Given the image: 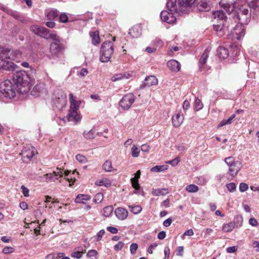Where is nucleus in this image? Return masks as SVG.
Here are the masks:
<instances>
[{"mask_svg": "<svg viewBox=\"0 0 259 259\" xmlns=\"http://www.w3.org/2000/svg\"><path fill=\"white\" fill-rule=\"evenodd\" d=\"M30 29L32 32L37 35L46 39H52L54 41L53 42L58 43L62 40V39L59 36L54 33H50L49 30L45 27L34 25H32Z\"/></svg>", "mask_w": 259, "mask_h": 259, "instance_id": "1", "label": "nucleus"}, {"mask_svg": "<svg viewBox=\"0 0 259 259\" xmlns=\"http://www.w3.org/2000/svg\"><path fill=\"white\" fill-rule=\"evenodd\" d=\"M232 15L235 19H237L242 25H247L250 20L251 14L248 8L241 6L232 12Z\"/></svg>", "mask_w": 259, "mask_h": 259, "instance_id": "2", "label": "nucleus"}, {"mask_svg": "<svg viewBox=\"0 0 259 259\" xmlns=\"http://www.w3.org/2000/svg\"><path fill=\"white\" fill-rule=\"evenodd\" d=\"M114 52L113 44L110 41H105L101 45L100 60L102 62H108Z\"/></svg>", "mask_w": 259, "mask_h": 259, "instance_id": "3", "label": "nucleus"}, {"mask_svg": "<svg viewBox=\"0 0 259 259\" xmlns=\"http://www.w3.org/2000/svg\"><path fill=\"white\" fill-rule=\"evenodd\" d=\"M0 92L7 98H14L16 92L15 83L14 82H2L0 84Z\"/></svg>", "mask_w": 259, "mask_h": 259, "instance_id": "4", "label": "nucleus"}, {"mask_svg": "<svg viewBox=\"0 0 259 259\" xmlns=\"http://www.w3.org/2000/svg\"><path fill=\"white\" fill-rule=\"evenodd\" d=\"M53 100L56 107L62 108L66 105L67 96L63 91H57L55 93Z\"/></svg>", "mask_w": 259, "mask_h": 259, "instance_id": "5", "label": "nucleus"}, {"mask_svg": "<svg viewBox=\"0 0 259 259\" xmlns=\"http://www.w3.org/2000/svg\"><path fill=\"white\" fill-rule=\"evenodd\" d=\"M135 96L132 93L125 95L119 102L120 106L124 110H128L135 101Z\"/></svg>", "mask_w": 259, "mask_h": 259, "instance_id": "6", "label": "nucleus"}, {"mask_svg": "<svg viewBox=\"0 0 259 259\" xmlns=\"http://www.w3.org/2000/svg\"><path fill=\"white\" fill-rule=\"evenodd\" d=\"M36 154H37L36 150L34 147L31 146L25 147L21 153L22 158L25 162L30 161Z\"/></svg>", "mask_w": 259, "mask_h": 259, "instance_id": "7", "label": "nucleus"}, {"mask_svg": "<svg viewBox=\"0 0 259 259\" xmlns=\"http://www.w3.org/2000/svg\"><path fill=\"white\" fill-rule=\"evenodd\" d=\"M245 33V30L242 24L236 25L231 31V35L233 39L240 40Z\"/></svg>", "mask_w": 259, "mask_h": 259, "instance_id": "8", "label": "nucleus"}, {"mask_svg": "<svg viewBox=\"0 0 259 259\" xmlns=\"http://www.w3.org/2000/svg\"><path fill=\"white\" fill-rule=\"evenodd\" d=\"M64 50V45L61 42H52L50 47V51L52 56H58L63 53Z\"/></svg>", "mask_w": 259, "mask_h": 259, "instance_id": "9", "label": "nucleus"}, {"mask_svg": "<svg viewBox=\"0 0 259 259\" xmlns=\"http://www.w3.org/2000/svg\"><path fill=\"white\" fill-rule=\"evenodd\" d=\"M175 13L168 11H162L160 13V18L162 21L167 23H172L176 21Z\"/></svg>", "mask_w": 259, "mask_h": 259, "instance_id": "10", "label": "nucleus"}, {"mask_svg": "<svg viewBox=\"0 0 259 259\" xmlns=\"http://www.w3.org/2000/svg\"><path fill=\"white\" fill-rule=\"evenodd\" d=\"M15 83L16 91L20 94H25L30 91L31 82H14Z\"/></svg>", "mask_w": 259, "mask_h": 259, "instance_id": "11", "label": "nucleus"}, {"mask_svg": "<svg viewBox=\"0 0 259 259\" xmlns=\"http://www.w3.org/2000/svg\"><path fill=\"white\" fill-rule=\"evenodd\" d=\"M213 29L219 36H222L226 31H229V26L227 23L218 22L217 24H213Z\"/></svg>", "mask_w": 259, "mask_h": 259, "instance_id": "12", "label": "nucleus"}, {"mask_svg": "<svg viewBox=\"0 0 259 259\" xmlns=\"http://www.w3.org/2000/svg\"><path fill=\"white\" fill-rule=\"evenodd\" d=\"M17 65L12 61L0 58V69L14 71Z\"/></svg>", "mask_w": 259, "mask_h": 259, "instance_id": "13", "label": "nucleus"}, {"mask_svg": "<svg viewBox=\"0 0 259 259\" xmlns=\"http://www.w3.org/2000/svg\"><path fill=\"white\" fill-rule=\"evenodd\" d=\"M241 167L242 164L240 162H238V164H235L231 167H229L228 179L229 180H233L237 175Z\"/></svg>", "mask_w": 259, "mask_h": 259, "instance_id": "14", "label": "nucleus"}, {"mask_svg": "<svg viewBox=\"0 0 259 259\" xmlns=\"http://www.w3.org/2000/svg\"><path fill=\"white\" fill-rule=\"evenodd\" d=\"M47 182L53 181L58 180L59 178L62 177V170L61 168H57L56 171L52 173L46 174L45 175Z\"/></svg>", "mask_w": 259, "mask_h": 259, "instance_id": "15", "label": "nucleus"}, {"mask_svg": "<svg viewBox=\"0 0 259 259\" xmlns=\"http://www.w3.org/2000/svg\"><path fill=\"white\" fill-rule=\"evenodd\" d=\"M193 10L194 11L199 12H208L210 10V6L206 2L201 1L195 6V3L193 7Z\"/></svg>", "mask_w": 259, "mask_h": 259, "instance_id": "16", "label": "nucleus"}, {"mask_svg": "<svg viewBox=\"0 0 259 259\" xmlns=\"http://www.w3.org/2000/svg\"><path fill=\"white\" fill-rule=\"evenodd\" d=\"M28 79H30V77L25 71H16L13 75V81H27Z\"/></svg>", "mask_w": 259, "mask_h": 259, "instance_id": "17", "label": "nucleus"}, {"mask_svg": "<svg viewBox=\"0 0 259 259\" xmlns=\"http://www.w3.org/2000/svg\"><path fill=\"white\" fill-rule=\"evenodd\" d=\"M184 117L183 114L180 112L176 113L171 117L172 125L175 127H179L183 122Z\"/></svg>", "mask_w": 259, "mask_h": 259, "instance_id": "18", "label": "nucleus"}, {"mask_svg": "<svg viewBox=\"0 0 259 259\" xmlns=\"http://www.w3.org/2000/svg\"><path fill=\"white\" fill-rule=\"evenodd\" d=\"M68 121H74L76 124L78 121L80 120L81 116L77 112L76 110H69L67 116Z\"/></svg>", "mask_w": 259, "mask_h": 259, "instance_id": "19", "label": "nucleus"}, {"mask_svg": "<svg viewBox=\"0 0 259 259\" xmlns=\"http://www.w3.org/2000/svg\"><path fill=\"white\" fill-rule=\"evenodd\" d=\"M114 213L116 217L120 220H125L128 216L127 210L122 207H118L115 209Z\"/></svg>", "mask_w": 259, "mask_h": 259, "instance_id": "20", "label": "nucleus"}, {"mask_svg": "<svg viewBox=\"0 0 259 259\" xmlns=\"http://www.w3.org/2000/svg\"><path fill=\"white\" fill-rule=\"evenodd\" d=\"M167 11L178 13L179 11H181V8H178L177 5V0H169L166 3Z\"/></svg>", "mask_w": 259, "mask_h": 259, "instance_id": "21", "label": "nucleus"}, {"mask_svg": "<svg viewBox=\"0 0 259 259\" xmlns=\"http://www.w3.org/2000/svg\"><path fill=\"white\" fill-rule=\"evenodd\" d=\"M128 34L133 38H138L140 37L142 34V27L139 25L134 26L130 29Z\"/></svg>", "mask_w": 259, "mask_h": 259, "instance_id": "22", "label": "nucleus"}, {"mask_svg": "<svg viewBox=\"0 0 259 259\" xmlns=\"http://www.w3.org/2000/svg\"><path fill=\"white\" fill-rule=\"evenodd\" d=\"M212 14L214 18L220 22L227 23V17L223 10L214 11Z\"/></svg>", "mask_w": 259, "mask_h": 259, "instance_id": "23", "label": "nucleus"}, {"mask_svg": "<svg viewBox=\"0 0 259 259\" xmlns=\"http://www.w3.org/2000/svg\"><path fill=\"white\" fill-rule=\"evenodd\" d=\"M168 68L174 72H178L180 70L181 64L176 60H170L167 63Z\"/></svg>", "mask_w": 259, "mask_h": 259, "instance_id": "24", "label": "nucleus"}, {"mask_svg": "<svg viewBox=\"0 0 259 259\" xmlns=\"http://www.w3.org/2000/svg\"><path fill=\"white\" fill-rule=\"evenodd\" d=\"M196 0H178V7L183 8H193Z\"/></svg>", "mask_w": 259, "mask_h": 259, "instance_id": "25", "label": "nucleus"}, {"mask_svg": "<svg viewBox=\"0 0 259 259\" xmlns=\"http://www.w3.org/2000/svg\"><path fill=\"white\" fill-rule=\"evenodd\" d=\"M13 50L9 48H4L0 52V58L12 59L13 56H12Z\"/></svg>", "mask_w": 259, "mask_h": 259, "instance_id": "26", "label": "nucleus"}, {"mask_svg": "<svg viewBox=\"0 0 259 259\" xmlns=\"http://www.w3.org/2000/svg\"><path fill=\"white\" fill-rule=\"evenodd\" d=\"M132 75L129 72L116 74L111 77V81H117L121 79H129Z\"/></svg>", "mask_w": 259, "mask_h": 259, "instance_id": "27", "label": "nucleus"}, {"mask_svg": "<svg viewBox=\"0 0 259 259\" xmlns=\"http://www.w3.org/2000/svg\"><path fill=\"white\" fill-rule=\"evenodd\" d=\"M208 53L209 51L208 49H205L199 59V64L200 71L202 70V66H203L206 62V60L208 57Z\"/></svg>", "mask_w": 259, "mask_h": 259, "instance_id": "28", "label": "nucleus"}, {"mask_svg": "<svg viewBox=\"0 0 259 259\" xmlns=\"http://www.w3.org/2000/svg\"><path fill=\"white\" fill-rule=\"evenodd\" d=\"M90 35L92 38V42L94 45H97L100 42V38L98 31L90 32Z\"/></svg>", "mask_w": 259, "mask_h": 259, "instance_id": "29", "label": "nucleus"}, {"mask_svg": "<svg viewBox=\"0 0 259 259\" xmlns=\"http://www.w3.org/2000/svg\"><path fill=\"white\" fill-rule=\"evenodd\" d=\"M69 101L70 103V110H77L79 104L74 99L72 94H69Z\"/></svg>", "mask_w": 259, "mask_h": 259, "instance_id": "30", "label": "nucleus"}, {"mask_svg": "<svg viewBox=\"0 0 259 259\" xmlns=\"http://www.w3.org/2000/svg\"><path fill=\"white\" fill-rule=\"evenodd\" d=\"M91 196L89 195H85V194H78L76 198L75 199V203H83V200L88 201L90 200Z\"/></svg>", "mask_w": 259, "mask_h": 259, "instance_id": "31", "label": "nucleus"}, {"mask_svg": "<svg viewBox=\"0 0 259 259\" xmlns=\"http://www.w3.org/2000/svg\"><path fill=\"white\" fill-rule=\"evenodd\" d=\"M235 222H230L227 224H224L222 227V230L225 232H230L233 231L235 228Z\"/></svg>", "mask_w": 259, "mask_h": 259, "instance_id": "32", "label": "nucleus"}, {"mask_svg": "<svg viewBox=\"0 0 259 259\" xmlns=\"http://www.w3.org/2000/svg\"><path fill=\"white\" fill-rule=\"evenodd\" d=\"M44 83H39L36 84L31 91V94L33 96H38L37 93H39L42 90Z\"/></svg>", "mask_w": 259, "mask_h": 259, "instance_id": "33", "label": "nucleus"}, {"mask_svg": "<svg viewBox=\"0 0 259 259\" xmlns=\"http://www.w3.org/2000/svg\"><path fill=\"white\" fill-rule=\"evenodd\" d=\"M95 184L96 185L99 186H104L106 188H108L111 185V183L110 181L107 179L98 180L96 182Z\"/></svg>", "mask_w": 259, "mask_h": 259, "instance_id": "34", "label": "nucleus"}, {"mask_svg": "<svg viewBox=\"0 0 259 259\" xmlns=\"http://www.w3.org/2000/svg\"><path fill=\"white\" fill-rule=\"evenodd\" d=\"M168 193V190L164 188L154 189L152 192V194L154 196L163 195L167 194Z\"/></svg>", "mask_w": 259, "mask_h": 259, "instance_id": "35", "label": "nucleus"}, {"mask_svg": "<svg viewBox=\"0 0 259 259\" xmlns=\"http://www.w3.org/2000/svg\"><path fill=\"white\" fill-rule=\"evenodd\" d=\"M47 18L50 20H55L58 17V11L57 10H52L48 14Z\"/></svg>", "mask_w": 259, "mask_h": 259, "instance_id": "36", "label": "nucleus"}, {"mask_svg": "<svg viewBox=\"0 0 259 259\" xmlns=\"http://www.w3.org/2000/svg\"><path fill=\"white\" fill-rule=\"evenodd\" d=\"M113 210V207L112 206H107L105 207L103 209V215L106 217H110Z\"/></svg>", "mask_w": 259, "mask_h": 259, "instance_id": "37", "label": "nucleus"}, {"mask_svg": "<svg viewBox=\"0 0 259 259\" xmlns=\"http://www.w3.org/2000/svg\"><path fill=\"white\" fill-rule=\"evenodd\" d=\"M103 168L107 172L113 171V167L112 165V162L109 160H106L103 165Z\"/></svg>", "mask_w": 259, "mask_h": 259, "instance_id": "38", "label": "nucleus"}, {"mask_svg": "<svg viewBox=\"0 0 259 259\" xmlns=\"http://www.w3.org/2000/svg\"><path fill=\"white\" fill-rule=\"evenodd\" d=\"M224 161L229 167H231L235 164H238V163L240 162L239 161H235L233 156H230L226 158Z\"/></svg>", "mask_w": 259, "mask_h": 259, "instance_id": "39", "label": "nucleus"}, {"mask_svg": "<svg viewBox=\"0 0 259 259\" xmlns=\"http://www.w3.org/2000/svg\"><path fill=\"white\" fill-rule=\"evenodd\" d=\"M186 190L189 193H196L199 190L197 186L194 184H190L186 186Z\"/></svg>", "mask_w": 259, "mask_h": 259, "instance_id": "40", "label": "nucleus"}, {"mask_svg": "<svg viewBox=\"0 0 259 259\" xmlns=\"http://www.w3.org/2000/svg\"><path fill=\"white\" fill-rule=\"evenodd\" d=\"M128 208L131 212L134 214L139 213L142 211V207L140 205H129Z\"/></svg>", "mask_w": 259, "mask_h": 259, "instance_id": "41", "label": "nucleus"}, {"mask_svg": "<svg viewBox=\"0 0 259 259\" xmlns=\"http://www.w3.org/2000/svg\"><path fill=\"white\" fill-rule=\"evenodd\" d=\"M220 53V57L225 59L228 57L229 53L228 49L224 47H220L218 50Z\"/></svg>", "mask_w": 259, "mask_h": 259, "instance_id": "42", "label": "nucleus"}, {"mask_svg": "<svg viewBox=\"0 0 259 259\" xmlns=\"http://www.w3.org/2000/svg\"><path fill=\"white\" fill-rule=\"evenodd\" d=\"M83 136L87 139H93L96 136L95 132L92 130L90 131H85L83 133Z\"/></svg>", "mask_w": 259, "mask_h": 259, "instance_id": "43", "label": "nucleus"}, {"mask_svg": "<svg viewBox=\"0 0 259 259\" xmlns=\"http://www.w3.org/2000/svg\"><path fill=\"white\" fill-rule=\"evenodd\" d=\"M167 169V165H157L151 168L152 171L160 172Z\"/></svg>", "mask_w": 259, "mask_h": 259, "instance_id": "44", "label": "nucleus"}, {"mask_svg": "<svg viewBox=\"0 0 259 259\" xmlns=\"http://www.w3.org/2000/svg\"><path fill=\"white\" fill-rule=\"evenodd\" d=\"M194 107L195 109L197 111H199L202 109L203 107V104L201 101L198 98H196L195 103H194Z\"/></svg>", "mask_w": 259, "mask_h": 259, "instance_id": "45", "label": "nucleus"}, {"mask_svg": "<svg viewBox=\"0 0 259 259\" xmlns=\"http://www.w3.org/2000/svg\"><path fill=\"white\" fill-rule=\"evenodd\" d=\"M248 6L253 10L259 8V0H252L248 3Z\"/></svg>", "mask_w": 259, "mask_h": 259, "instance_id": "46", "label": "nucleus"}, {"mask_svg": "<svg viewBox=\"0 0 259 259\" xmlns=\"http://www.w3.org/2000/svg\"><path fill=\"white\" fill-rule=\"evenodd\" d=\"M103 194L101 193H98L94 196V202L96 203H100L103 201Z\"/></svg>", "mask_w": 259, "mask_h": 259, "instance_id": "47", "label": "nucleus"}, {"mask_svg": "<svg viewBox=\"0 0 259 259\" xmlns=\"http://www.w3.org/2000/svg\"><path fill=\"white\" fill-rule=\"evenodd\" d=\"M140 150L136 145H134L131 149V154L133 157H137L139 155Z\"/></svg>", "mask_w": 259, "mask_h": 259, "instance_id": "48", "label": "nucleus"}, {"mask_svg": "<svg viewBox=\"0 0 259 259\" xmlns=\"http://www.w3.org/2000/svg\"><path fill=\"white\" fill-rule=\"evenodd\" d=\"M76 159L82 163H85L87 162V158L84 156L79 154L76 155Z\"/></svg>", "mask_w": 259, "mask_h": 259, "instance_id": "49", "label": "nucleus"}, {"mask_svg": "<svg viewBox=\"0 0 259 259\" xmlns=\"http://www.w3.org/2000/svg\"><path fill=\"white\" fill-rule=\"evenodd\" d=\"M138 248V245L136 243H132L130 245V252L132 254H135L136 253L137 249Z\"/></svg>", "mask_w": 259, "mask_h": 259, "instance_id": "50", "label": "nucleus"}, {"mask_svg": "<svg viewBox=\"0 0 259 259\" xmlns=\"http://www.w3.org/2000/svg\"><path fill=\"white\" fill-rule=\"evenodd\" d=\"M226 187L227 188L228 190L230 192H234L236 189V185L234 183H230L227 184Z\"/></svg>", "mask_w": 259, "mask_h": 259, "instance_id": "51", "label": "nucleus"}, {"mask_svg": "<svg viewBox=\"0 0 259 259\" xmlns=\"http://www.w3.org/2000/svg\"><path fill=\"white\" fill-rule=\"evenodd\" d=\"M133 187L136 190H139L140 189V185L139 184V180L131 179V180Z\"/></svg>", "mask_w": 259, "mask_h": 259, "instance_id": "52", "label": "nucleus"}, {"mask_svg": "<svg viewBox=\"0 0 259 259\" xmlns=\"http://www.w3.org/2000/svg\"><path fill=\"white\" fill-rule=\"evenodd\" d=\"M59 21L62 23H66L68 21V17L65 14H61L59 18Z\"/></svg>", "mask_w": 259, "mask_h": 259, "instance_id": "53", "label": "nucleus"}, {"mask_svg": "<svg viewBox=\"0 0 259 259\" xmlns=\"http://www.w3.org/2000/svg\"><path fill=\"white\" fill-rule=\"evenodd\" d=\"M14 251V249L10 246H6L4 247L3 249V253L4 254H8L12 253Z\"/></svg>", "mask_w": 259, "mask_h": 259, "instance_id": "54", "label": "nucleus"}, {"mask_svg": "<svg viewBox=\"0 0 259 259\" xmlns=\"http://www.w3.org/2000/svg\"><path fill=\"white\" fill-rule=\"evenodd\" d=\"M105 230L102 229L97 234L96 236V239L97 241H99L101 240L103 236L105 234Z\"/></svg>", "mask_w": 259, "mask_h": 259, "instance_id": "55", "label": "nucleus"}, {"mask_svg": "<svg viewBox=\"0 0 259 259\" xmlns=\"http://www.w3.org/2000/svg\"><path fill=\"white\" fill-rule=\"evenodd\" d=\"M180 161V159L179 157H177L175 159L169 160L167 163L171 164L172 166H176L177 165L179 162Z\"/></svg>", "mask_w": 259, "mask_h": 259, "instance_id": "56", "label": "nucleus"}, {"mask_svg": "<svg viewBox=\"0 0 259 259\" xmlns=\"http://www.w3.org/2000/svg\"><path fill=\"white\" fill-rule=\"evenodd\" d=\"M124 246V243L122 241H119L114 247L115 251H119L122 249Z\"/></svg>", "mask_w": 259, "mask_h": 259, "instance_id": "57", "label": "nucleus"}, {"mask_svg": "<svg viewBox=\"0 0 259 259\" xmlns=\"http://www.w3.org/2000/svg\"><path fill=\"white\" fill-rule=\"evenodd\" d=\"M239 190L241 192H243L246 191L248 189V186L247 184L244 183H241L239 185Z\"/></svg>", "mask_w": 259, "mask_h": 259, "instance_id": "58", "label": "nucleus"}, {"mask_svg": "<svg viewBox=\"0 0 259 259\" xmlns=\"http://www.w3.org/2000/svg\"><path fill=\"white\" fill-rule=\"evenodd\" d=\"M85 251V250H84V251L82 252L74 251L71 254V256L74 258L79 259L82 257V253L84 252Z\"/></svg>", "mask_w": 259, "mask_h": 259, "instance_id": "59", "label": "nucleus"}, {"mask_svg": "<svg viewBox=\"0 0 259 259\" xmlns=\"http://www.w3.org/2000/svg\"><path fill=\"white\" fill-rule=\"evenodd\" d=\"M98 254V252L95 249H91L88 251L87 256L89 257L96 256Z\"/></svg>", "mask_w": 259, "mask_h": 259, "instance_id": "60", "label": "nucleus"}, {"mask_svg": "<svg viewBox=\"0 0 259 259\" xmlns=\"http://www.w3.org/2000/svg\"><path fill=\"white\" fill-rule=\"evenodd\" d=\"M164 259H168L170 254V249L168 246L164 247Z\"/></svg>", "mask_w": 259, "mask_h": 259, "instance_id": "61", "label": "nucleus"}, {"mask_svg": "<svg viewBox=\"0 0 259 259\" xmlns=\"http://www.w3.org/2000/svg\"><path fill=\"white\" fill-rule=\"evenodd\" d=\"M21 188L22 190V193L25 197H28L29 196V189L25 187L24 185H22L21 187Z\"/></svg>", "mask_w": 259, "mask_h": 259, "instance_id": "62", "label": "nucleus"}, {"mask_svg": "<svg viewBox=\"0 0 259 259\" xmlns=\"http://www.w3.org/2000/svg\"><path fill=\"white\" fill-rule=\"evenodd\" d=\"M108 231L111 232L112 234H116L118 233V229L114 227L109 226L107 227Z\"/></svg>", "mask_w": 259, "mask_h": 259, "instance_id": "63", "label": "nucleus"}, {"mask_svg": "<svg viewBox=\"0 0 259 259\" xmlns=\"http://www.w3.org/2000/svg\"><path fill=\"white\" fill-rule=\"evenodd\" d=\"M88 73V70L86 68H82L78 73V75L80 76L83 77L87 75Z\"/></svg>", "mask_w": 259, "mask_h": 259, "instance_id": "64", "label": "nucleus"}]
</instances>
